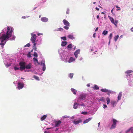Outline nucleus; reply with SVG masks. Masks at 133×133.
<instances>
[{"label": "nucleus", "instance_id": "nucleus-17", "mask_svg": "<svg viewBox=\"0 0 133 133\" xmlns=\"http://www.w3.org/2000/svg\"><path fill=\"white\" fill-rule=\"evenodd\" d=\"M78 103H75L74 104L73 108L74 109H76L77 108V107L78 105Z\"/></svg>", "mask_w": 133, "mask_h": 133}, {"label": "nucleus", "instance_id": "nucleus-29", "mask_svg": "<svg viewBox=\"0 0 133 133\" xmlns=\"http://www.w3.org/2000/svg\"><path fill=\"white\" fill-rule=\"evenodd\" d=\"M63 29L62 28H59L57 29H56L55 30V31H63Z\"/></svg>", "mask_w": 133, "mask_h": 133}, {"label": "nucleus", "instance_id": "nucleus-2", "mask_svg": "<svg viewBox=\"0 0 133 133\" xmlns=\"http://www.w3.org/2000/svg\"><path fill=\"white\" fill-rule=\"evenodd\" d=\"M63 22L64 24L65 25L63 27V28L66 30H68L69 29V27L70 26V23L65 19H64L63 20Z\"/></svg>", "mask_w": 133, "mask_h": 133}, {"label": "nucleus", "instance_id": "nucleus-6", "mask_svg": "<svg viewBox=\"0 0 133 133\" xmlns=\"http://www.w3.org/2000/svg\"><path fill=\"white\" fill-rule=\"evenodd\" d=\"M112 121H113V123L110 128V129H114L116 128V123L117 122V121L116 120L114 119H113Z\"/></svg>", "mask_w": 133, "mask_h": 133}, {"label": "nucleus", "instance_id": "nucleus-52", "mask_svg": "<svg viewBox=\"0 0 133 133\" xmlns=\"http://www.w3.org/2000/svg\"><path fill=\"white\" fill-rule=\"evenodd\" d=\"M98 27H97L96 29L95 30V31H97L98 30Z\"/></svg>", "mask_w": 133, "mask_h": 133}, {"label": "nucleus", "instance_id": "nucleus-21", "mask_svg": "<svg viewBox=\"0 0 133 133\" xmlns=\"http://www.w3.org/2000/svg\"><path fill=\"white\" fill-rule=\"evenodd\" d=\"M71 91L73 93V94L76 95V92H77V91L75 89L72 88L71 89Z\"/></svg>", "mask_w": 133, "mask_h": 133}, {"label": "nucleus", "instance_id": "nucleus-24", "mask_svg": "<svg viewBox=\"0 0 133 133\" xmlns=\"http://www.w3.org/2000/svg\"><path fill=\"white\" fill-rule=\"evenodd\" d=\"M119 36L118 35H117V36H114V40H115V41L116 42L117 40L118 39V37H119Z\"/></svg>", "mask_w": 133, "mask_h": 133}, {"label": "nucleus", "instance_id": "nucleus-50", "mask_svg": "<svg viewBox=\"0 0 133 133\" xmlns=\"http://www.w3.org/2000/svg\"><path fill=\"white\" fill-rule=\"evenodd\" d=\"M69 117V116H64L63 117V118H68Z\"/></svg>", "mask_w": 133, "mask_h": 133}, {"label": "nucleus", "instance_id": "nucleus-18", "mask_svg": "<svg viewBox=\"0 0 133 133\" xmlns=\"http://www.w3.org/2000/svg\"><path fill=\"white\" fill-rule=\"evenodd\" d=\"M41 64H42V65H43V70L44 71L45 70L46 67H45V63H42V62H41Z\"/></svg>", "mask_w": 133, "mask_h": 133}, {"label": "nucleus", "instance_id": "nucleus-46", "mask_svg": "<svg viewBox=\"0 0 133 133\" xmlns=\"http://www.w3.org/2000/svg\"><path fill=\"white\" fill-rule=\"evenodd\" d=\"M11 65V64L9 63H7V64L6 65V67L7 68L9 67Z\"/></svg>", "mask_w": 133, "mask_h": 133}, {"label": "nucleus", "instance_id": "nucleus-48", "mask_svg": "<svg viewBox=\"0 0 133 133\" xmlns=\"http://www.w3.org/2000/svg\"><path fill=\"white\" fill-rule=\"evenodd\" d=\"M103 106H104L103 108H107V106L105 104H104Z\"/></svg>", "mask_w": 133, "mask_h": 133}, {"label": "nucleus", "instance_id": "nucleus-11", "mask_svg": "<svg viewBox=\"0 0 133 133\" xmlns=\"http://www.w3.org/2000/svg\"><path fill=\"white\" fill-rule=\"evenodd\" d=\"M101 91L103 92H111V91L110 90L106 89H101Z\"/></svg>", "mask_w": 133, "mask_h": 133}, {"label": "nucleus", "instance_id": "nucleus-5", "mask_svg": "<svg viewBox=\"0 0 133 133\" xmlns=\"http://www.w3.org/2000/svg\"><path fill=\"white\" fill-rule=\"evenodd\" d=\"M108 17L111 23L116 26H117V24L118 22V21L117 20H115L114 21V18L109 16H108Z\"/></svg>", "mask_w": 133, "mask_h": 133}, {"label": "nucleus", "instance_id": "nucleus-60", "mask_svg": "<svg viewBox=\"0 0 133 133\" xmlns=\"http://www.w3.org/2000/svg\"><path fill=\"white\" fill-rule=\"evenodd\" d=\"M80 105H81V106H85V105L83 104H81Z\"/></svg>", "mask_w": 133, "mask_h": 133}, {"label": "nucleus", "instance_id": "nucleus-23", "mask_svg": "<svg viewBox=\"0 0 133 133\" xmlns=\"http://www.w3.org/2000/svg\"><path fill=\"white\" fill-rule=\"evenodd\" d=\"M67 42H62L61 45L62 46H64L66 45Z\"/></svg>", "mask_w": 133, "mask_h": 133}, {"label": "nucleus", "instance_id": "nucleus-63", "mask_svg": "<svg viewBox=\"0 0 133 133\" xmlns=\"http://www.w3.org/2000/svg\"><path fill=\"white\" fill-rule=\"evenodd\" d=\"M52 128H47V129H48H48H51Z\"/></svg>", "mask_w": 133, "mask_h": 133}, {"label": "nucleus", "instance_id": "nucleus-37", "mask_svg": "<svg viewBox=\"0 0 133 133\" xmlns=\"http://www.w3.org/2000/svg\"><path fill=\"white\" fill-rule=\"evenodd\" d=\"M34 56L36 57H37L38 55L37 53L36 52H34Z\"/></svg>", "mask_w": 133, "mask_h": 133}, {"label": "nucleus", "instance_id": "nucleus-15", "mask_svg": "<svg viewBox=\"0 0 133 133\" xmlns=\"http://www.w3.org/2000/svg\"><path fill=\"white\" fill-rule=\"evenodd\" d=\"M25 68L26 69H30L31 68V63H29V64L27 65H25Z\"/></svg>", "mask_w": 133, "mask_h": 133}, {"label": "nucleus", "instance_id": "nucleus-55", "mask_svg": "<svg viewBox=\"0 0 133 133\" xmlns=\"http://www.w3.org/2000/svg\"><path fill=\"white\" fill-rule=\"evenodd\" d=\"M36 43H34V46H36Z\"/></svg>", "mask_w": 133, "mask_h": 133}, {"label": "nucleus", "instance_id": "nucleus-57", "mask_svg": "<svg viewBox=\"0 0 133 133\" xmlns=\"http://www.w3.org/2000/svg\"><path fill=\"white\" fill-rule=\"evenodd\" d=\"M26 17L25 16H23L22 17V18L24 19H25L26 18Z\"/></svg>", "mask_w": 133, "mask_h": 133}, {"label": "nucleus", "instance_id": "nucleus-51", "mask_svg": "<svg viewBox=\"0 0 133 133\" xmlns=\"http://www.w3.org/2000/svg\"><path fill=\"white\" fill-rule=\"evenodd\" d=\"M97 18L98 19H99V16L98 15L97 16Z\"/></svg>", "mask_w": 133, "mask_h": 133}, {"label": "nucleus", "instance_id": "nucleus-36", "mask_svg": "<svg viewBox=\"0 0 133 133\" xmlns=\"http://www.w3.org/2000/svg\"><path fill=\"white\" fill-rule=\"evenodd\" d=\"M31 56L30 52H29L27 54V57H30Z\"/></svg>", "mask_w": 133, "mask_h": 133}, {"label": "nucleus", "instance_id": "nucleus-35", "mask_svg": "<svg viewBox=\"0 0 133 133\" xmlns=\"http://www.w3.org/2000/svg\"><path fill=\"white\" fill-rule=\"evenodd\" d=\"M106 100L107 102V104H108L110 102V99L109 98L107 97L106 99Z\"/></svg>", "mask_w": 133, "mask_h": 133}, {"label": "nucleus", "instance_id": "nucleus-27", "mask_svg": "<svg viewBox=\"0 0 133 133\" xmlns=\"http://www.w3.org/2000/svg\"><path fill=\"white\" fill-rule=\"evenodd\" d=\"M68 37L71 39H74V37L72 35H69L68 36Z\"/></svg>", "mask_w": 133, "mask_h": 133}, {"label": "nucleus", "instance_id": "nucleus-8", "mask_svg": "<svg viewBox=\"0 0 133 133\" xmlns=\"http://www.w3.org/2000/svg\"><path fill=\"white\" fill-rule=\"evenodd\" d=\"M86 97V95L84 94H80L79 97V98L81 99H84Z\"/></svg>", "mask_w": 133, "mask_h": 133}, {"label": "nucleus", "instance_id": "nucleus-1", "mask_svg": "<svg viewBox=\"0 0 133 133\" xmlns=\"http://www.w3.org/2000/svg\"><path fill=\"white\" fill-rule=\"evenodd\" d=\"M7 30L6 34H2L0 37V41L1 42L0 45H1L2 48H3L6 42L7 39L11 36L12 33L14 30L13 28L11 27L10 30V28L8 26H7Z\"/></svg>", "mask_w": 133, "mask_h": 133}, {"label": "nucleus", "instance_id": "nucleus-47", "mask_svg": "<svg viewBox=\"0 0 133 133\" xmlns=\"http://www.w3.org/2000/svg\"><path fill=\"white\" fill-rule=\"evenodd\" d=\"M131 132L132 133H133V127H131Z\"/></svg>", "mask_w": 133, "mask_h": 133}, {"label": "nucleus", "instance_id": "nucleus-39", "mask_svg": "<svg viewBox=\"0 0 133 133\" xmlns=\"http://www.w3.org/2000/svg\"><path fill=\"white\" fill-rule=\"evenodd\" d=\"M81 113L84 115H86L88 114V112H87L84 111L82 112Z\"/></svg>", "mask_w": 133, "mask_h": 133}, {"label": "nucleus", "instance_id": "nucleus-62", "mask_svg": "<svg viewBox=\"0 0 133 133\" xmlns=\"http://www.w3.org/2000/svg\"><path fill=\"white\" fill-rule=\"evenodd\" d=\"M113 9H112L111 10V12L112 14L113 13V12H113Z\"/></svg>", "mask_w": 133, "mask_h": 133}, {"label": "nucleus", "instance_id": "nucleus-42", "mask_svg": "<svg viewBox=\"0 0 133 133\" xmlns=\"http://www.w3.org/2000/svg\"><path fill=\"white\" fill-rule=\"evenodd\" d=\"M33 49H34L35 51H37V47L36 46H33Z\"/></svg>", "mask_w": 133, "mask_h": 133}, {"label": "nucleus", "instance_id": "nucleus-58", "mask_svg": "<svg viewBox=\"0 0 133 133\" xmlns=\"http://www.w3.org/2000/svg\"><path fill=\"white\" fill-rule=\"evenodd\" d=\"M131 30L132 31H133V27L131 28Z\"/></svg>", "mask_w": 133, "mask_h": 133}, {"label": "nucleus", "instance_id": "nucleus-14", "mask_svg": "<svg viewBox=\"0 0 133 133\" xmlns=\"http://www.w3.org/2000/svg\"><path fill=\"white\" fill-rule=\"evenodd\" d=\"M41 19L42 21L44 22H47L48 20V18L45 17L42 18Z\"/></svg>", "mask_w": 133, "mask_h": 133}, {"label": "nucleus", "instance_id": "nucleus-16", "mask_svg": "<svg viewBox=\"0 0 133 133\" xmlns=\"http://www.w3.org/2000/svg\"><path fill=\"white\" fill-rule=\"evenodd\" d=\"M75 60V59L74 58L71 57L70 58L69 60L68 61V62L69 63H71L74 61Z\"/></svg>", "mask_w": 133, "mask_h": 133}, {"label": "nucleus", "instance_id": "nucleus-54", "mask_svg": "<svg viewBox=\"0 0 133 133\" xmlns=\"http://www.w3.org/2000/svg\"><path fill=\"white\" fill-rule=\"evenodd\" d=\"M96 9L97 11H99V9L97 7H96Z\"/></svg>", "mask_w": 133, "mask_h": 133}, {"label": "nucleus", "instance_id": "nucleus-49", "mask_svg": "<svg viewBox=\"0 0 133 133\" xmlns=\"http://www.w3.org/2000/svg\"><path fill=\"white\" fill-rule=\"evenodd\" d=\"M96 36V33H94L93 34V37L95 38Z\"/></svg>", "mask_w": 133, "mask_h": 133}, {"label": "nucleus", "instance_id": "nucleus-3", "mask_svg": "<svg viewBox=\"0 0 133 133\" xmlns=\"http://www.w3.org/2000/svg\"><path fill=\"white\" fill-rule=\"evenodd\" d=\"M31 37L30 40L31 42L33 43H34L36 42V40L37 36L35 34L32 33L31 34Z\"/></svg>", "mask_w": 133, "mask_h": 133}, {"label": "nucleus", "instance_id": "nucleus-41", "mask_svg": "<svg viewBox=\"0 0 133 133\" xmlns=\"http://www.w3.org/2000/svg\"><path fill=\"white\" fill-rule=\"evenodd\" d=\"M61 38L64 41L66 40V37H61Z\"/></svg>", "mask_w": 133, "mask_h": 133}, {"label": "nucleus", "instance_id": "nucleus-20", "mask_svg": "<svg viewBox=\"0 0 133 133\" xmlns=\"http://www.w3.org/2000/svg\"><path fill=\"white\" fill-rule=\"evenodd\" d=\"M122 95V92H120L119 93L118 97V100H120L121 99V98Z\"/></svg>", "mask_w": 133, "mask_h": 133}, {"label": "nucleus", "instance_id": "nucleus-45", "mask_svg": "<svg viewBox=\"0 0 133 133\" xmlns=\"http://www.w3.org/2000/svg\"><path fill=\"white\" fill-rule=\"evenodd\" d=\"M14 69L15 70H18L19 69V68L18 67H14Z\"/></svg>", "mask_w": 133, "mask_h": 133}, {"label": "nucleus", "instance_id": "nucleus-64", "mask_svg": "<svg viewBox=\"0 0 133 133\" xmlns=\"http://www.w3.org/2000/svg\"><path fill=\"white\" fill-rule=\"evenodd\" d=\"M37 35L38 36H39L40 35V33H38V34H37Z\"/></svg>", "mask_w": 133, "mask_h": 133}, {"label": "nucleus", "instance_id": "nucleus-31", "mask_svg": "<svg viewBox=\"0 0 133 133\" xmlns=\"http://www.w3.org/2000/svg\"><path fill=\"white\" fill-rule=\"evenodd\" d=\"M93 88L96 90H98L99 89V88L98 87L97 85H95L93 87Z\"/></svg>", "mask_w": 133, "mask_h": 133}, {"label": "nucleus", "instance_id": "nucleus-59", "mask_svg": "<svg viewBox=\"0 0 133 133\" xmlns=\"http://www.w3.org/2000/svg\"><path fill=\"white\" fill-rule=\"evenodd\" d=\"M15 38V37L14 36H13L12 37V39L14 40Z\"/></svg>", "mask_w": 133, "mask_h": 133}, {"label": "nucleus", "instance_id": "nucleus-43", "mask_svg": "<svg viewBox=\"0 0 133 133\" xmlns=\"http://www.w3.org/2000/svg\"><path fill=\"white\" fill-rule=\"evenodd\" d=\"M116 7L117 8H118V9H117L116 10L117 11H119V10H121V9L118 6H116Z\"/></svg>", "mask_w": 133, "mask_h": 133}, {"label": "nucleus", "instance_id": "nucleus-34", "mask_svg": "<svg viewBox=\"0 0 133 133\" xmlns=\"http://www.w3.org/2000/svg\"><path fill=\"white\" fill-rule=\"evenodd\" d=\"M33 77L36 80H39V78L38 76H34Z\"/></svg>", "mask_w": 133, "mask_h": 133}, {"label": "nucleus", "instance_id": "nucleus-38", "mask_svg": "<svg viewBox=\"0 0 133 133\" xmlns=\"http://www.w3.org/2000/svg\"><path fill=\"white\" fill-rule=\"evenodd\" d=\"M33 59L34 61V62H36L37 63H38V60L35 57H34L33 58Z\"/></svg>", "mask_w": 133, "mask_h": 133}, {"label": "nucleus", "instance_id": "nucleus-40", "mask_svg": "<svg viewBox=\"0 0 133 133\" xmlns=\"http://www.w3.org/2000/svg\"><path fill=\"white\" fill-rule=\"evenodd\" d=\"M130 131H131V127L129 129L125 131L126 133H127L128 132H129Z\"/></svg>", "mask_w": 133, "mask_h": 133}, {"label": "nucleus", "instance_id": "nucleus-4", "mask_svg": "<svg viewBox=\"0 0 133 133\" xmlns=\"http://www.w3.org/2000/svg\"><path fill=\"white\" fill-rule=\"evenodd\" d=\"M19 65L20 66L19 69L21 71L24 70L25 68V63L24 62H21L19 63Z\"/></svg>", "mask_w": 133, "mask_h": 133}, {"label": "nucleus", "instance_id": "nucleus-10", "mask_svg": "<svg viewBox=\"0 0 133 133\" xmlns=\"http://www.w3.org/2000/svg\"><path fill=\"white\" fill-rule=\"evenodd\" d=\"M55 123V127H57L60 125V124L61 123V122L60 121H56Z\"/></svg>", "mask_w": 133, "mask_h": 133}, {"label": "nucleus", "instance_id": "nucleus-32", "mask_svg": "<svg viewBox=\"0 0 133 133\" xmlns=\"http://www.w3.org/2000/svg\"><path fill=\"white\" fill-rule=\"evenodd\" d=\"M101 101H104V99L103 97H102L100 99H99L98 101L99 102Z\"/></svg>", "mask_w": 133, "mask_h": 133}, {"label": "nucleus", "instance_id": "nucleus-9", "mask_svg": "<svg viewBox=\"0 0 133 133\" xmlns=\"http://www.w3.org/2000/svg\"><path fill=\"white\" fill-rule=\"evenodd\" d=\"M80 51V49H78L74 53V55L76 58L78 57V55L79 54Z\"/></svg>", "mask_w": 133, "mask_h": 133}, {"label": "nucleus", "instance_id": "nucleus-28", "mask_svg": "<svg viewBox=\"0 0 133 133\" xmlns=\"http://www.w3.org/2000/svg\"><path fill=\"white\" fill-rule=\"evenodd\" d=\"M133 71L131 70H128L125 72V73L126 74H130Z\"/></svg>", "mask_w": 133, "mask_h": 133}, {"label": "nucleus", "instance_id": "nucleus-25", "mask_svg": "<svg viewBox=\"0 0 133 133\" xmlns=\"http://www.w3.org/2000/svg\"><path fill=\"white\" fill-rule=\"evenodd\" d=\"M72 46L71 44H69L67 46L68 48L69 49V50H71V49Z\"/></svg>", "mask_w": 133, "mask_h": 133}, {"label": "nucleus", "instance_id": "nucleus-13", "mask_svg": "<svg viewBox=\"0 0 133 133\" xmlns=\"http://www.w3.org/2000/svg\"><path fill=\"white\" fill-rule=\"evenodd\" d=\"M82 122V120L81 119H79L77 121H74L73 122L75 125H77L79 123H81Z\"/></svg>", "mask_w": 133, "mask_h": 133}, {"label": "nucleus", "instance_id": "nucleus-61", "mask_svg": "<svg viewBox=\"0 0 133 133\" xmlns=\"http://www.w3.org/2000/svg\"><path fill=\"white\" fill-rule=\"evenodd\" d=\"M44 133H49V132H47V131H44Z\"/></svg>", "mask_w": 133, "mask_h": 133}, {"label": "nucleus", "instance_id": "nucleus-56", "mask_svg": "<svg viewBox=\"0 0 133 133\" xmlns=\"http://www.w3.org/2000/svg\"><path fill=\"white\" fill-rule=\"evenodd\" d=\"M87 87H89L90 86V84H87Z\"/></svg>", "mask_w": 133, "mask_h": 133}, {"label": "nucleus", "instance_id": "nucleus-30", "mask_svg": "<svg viewBox=\"0 0 133 133\" xmlns=\"http://www.w3.org/2000/svg\"><path fill=\"white\" fill-rule=\"evenodd\" d=\"M108 33V31H107L104 30L103 31L102 34L104 35H106Z\"/></svg>", "mask_w": 133, "mask_h": 133}, {"label": "nucleus", "instance_id": "nucleus-26", "mask_svg": "<svg viewBox=\"0 0 133 133\" xmlns=\"http://www.w3.org/2000/svg\"><path fill=\"white\" fill-rule=\"evenodd\" d=\"M112 34L111 33L110 34V35L109 36V42H110V41L111 40V39H112Z\"/></svg>", "mask_w": 133, "mask_h": 133}, {"label": "nucleus", "instance_id": "nucleus-33", "mask_svg": "<svg viewBox=\"0 0 133 133\" xmlns=\"http://www.w3.org/2000/svg\"><path fill=\"white\" fill-rule=\"evenodd\" d=\"M74 74L73 73H70L69 75V77L71 78H72Z\"/></svg>", "mask_w": 133, "mask_h": 133}, {"label": "nucleus", "instance_id": "nucleus-44", "mask_svg": "<svg viewBox=\"0 0 133 133\" xmlns=\"http://www.w3.org/2000/svg\"><path fill=\"white\" fill-rule=\"evenodd\" d=\"M30 43H28L27 44H26L25 46H28V47H29L30 46Z\"/></svg>", "mask_w": 133, "mask_h": 133}, {"label": "nucleus", "instance_id": "nucleus-22", "mask_svg": "<svg viewBox=\"0 0 133 133\" xmlns=\"http://www.w3.org/2000/svg\"><path fill=\"white\" fill-rule=\"evenodd\" d=\"M47 116L46 115H44L42 116L41 118V120L43 121L44 120L46 117Z\"/></svg>", "mask_w": 133, "mask_h": 133}, {"label": "nucleus", "instance_id": "nucleus-7", "mask_svg": "<svg viewBox=\"0 0 133 133\" xmlns=\"http://www.w3.org/2000/svg\"><path fill=\"white\" fill-rule=\"evenodd\" d=\"M24 84L23 83L19 82L17 84V88L19 89H21L23 88L24 87Z\"/></svg>", "mask_w": 133, "mask_h": 133}, {"label": "nucleus", "instance_id": "nucleus-12", "mask_svg": "<svg viewBox=\"0 0 133 133\" xmlns=\"http://www.w3.org/2000/svg\"><path fill=\"white\" fill-rule=\"evenodd\" d=\"M92 118V117L89 118L88 119H86L84 121L83 123V124H85L88 122L90 121Z\"/></svg>", "mask_w": 133, "mask_h": 133}, {"label": "nucleus", "instance_id": "nucleus-19", "mask_svg": "<svg viewBox=\"0 0 133 133\" xmlns=\"http://www.w3.org/2000/svg\"><path fill=\"white\" fill-rule=\"evenodd\" d=\"M111 104L112 107H114L116 105V102L115 101H112L111 102Z\"/></svg>", "mask_w": 133, "mask_h": 133}, {"label": "nucleus", "instance_id": "nucleus-53", "mask_svg": "<svg viewBox=\"0 0 133 133\" xmlns=\"http://www.w3.org/2000/svg\"><path fill=\"white\" fill-rule=\"evenodd\" d=\"M66 14H69V11L68 10H67L66 12Z\"/></svg>", "mask_w": 133, "mask_h": 133}]
</instances>
